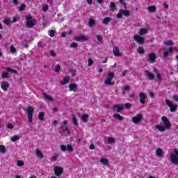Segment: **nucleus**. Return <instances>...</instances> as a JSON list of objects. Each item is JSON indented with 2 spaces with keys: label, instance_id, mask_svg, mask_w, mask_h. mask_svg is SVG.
Here are the masks:
<instances>
[{
  "label": "nucleus",
  "instance_id": "nucleus-1",
  "mask_svg": "<svg viewBox=\"0 0 178 178\" xmlns=\"http://www.w3.org/2000/svg\"><path fill=\"white\" fill-rule=\"evenodd\" d=\"M170 159L171 161V163H172V165H175V166H178V149H177V148L174 149V152L170 153Z\"/></svg>",
  "mask_w": 178,
  "mask_h": 178
},
{
  "label": "nucleus",
  "instance_id": "nucleus-2",
  "mask_svg": "<svg viewBox=\"0 0 178 178\" xmlns=\"http://www.w3.org/2000/svg\"><path fill=\"white\" fill-rule=\"evenodd\" d=\"M26 27H29V29H31V27H34V25L37 22L35 19H33V16H26Z\"/></svg>",
  "mask_w": 178,
  "mask_h": 178
},
{
  "label": "nucleus",
  "instance_id": "nucleus-3",
  "mask_svg": "<svg viewBox=\"0 0 178 178\" xmlns=\"http://www.w3.org/2000/svg\"><path fill=\"white\" fill-rule=\"evenodd\" d=\"M114 77L115 74L113 72H109L107 75V79L104 81V84H106V86H113V84H115V81L112 80Z\"/></svg>",
  "mask_w": 178,
  "mask_h": 178
},
{
  "label": "nucleus",
  "instance_id": "nucleus-4",
  "mask_svg": "<svg viewBox=\"0 0 178 178\" xmlns=\"http://www.w3.org/2000/svg\"><path fill=\"white\" fill-rule=\"evenodd\" d=\"M6 70H7V72H4L1 74L2 79H9V75H8L9 72L14 73V74L17 73V71H16L14 69H12L11 67H7V68H6Z\"/></svg>",
  "mask_w": 178,
  "mask_h": 178
},
{
  "label": "nucleus",
  "instance_id": "nucleus-5",
  "mask_svg": "<svg viewBox=\"0 0 178 178\" xmlns=\"http://www.w3.org/2000/svg\"><path fill=\"white\" fill-rule=\"evenodd\" d=\"M33 115H34V108L31 106L28 107L27 115L29 123H33Z\"/></svg>",
  "mask_w": 178,
  "mask_h": 178
},
{
  "label": "nucleus",
  "instance_id": "nucleus-6",
  "mask_svg": "<svg viewBox=\"0 0 178 178\" xmlns=\"http://www.w3.org/2000/svg\"><path fill=\"white\" fill-rule=\"evenodd\" d=\"M161 121L164 124V127L166 128L167 130H169V129L172 127V124H170V121H169V118H168V117L162 116Z\"/></svg>",
  "mask_w": 178,
  "mask_h": 178
},
{
  "label": "nucleus",
  "instance_id": "nucleus-7",
  "mask_svg": "<svg viewBox=\"0 0 178 178\" xmlns=\"http://www.w3.org/2000/svg\"><path fill=\"white\" fill-rule=\"evenodd\" d=\"M134 40H135L136 42L139 44V45H143V44H145V39H144V38H143L140 35H135L134 36Z\"/></svg>",
  "mask_w": 178,
  "mask_h": 178
},
{
  "label": "nucleus",
  "instance_id": "nucleus-8",
  "mask_svg": "<svg viewBox=\"0 0 178 178\" xmlns=\"http://www.w3.org/2000/svg\"><path fill=\"white\" fill-rule=\"evenodd\" d=\"M141 120H143V114H141V113L137 114L136 116H134L132 118V122L135 124H138V123H140V122H141Z\"/></svg>",
  "mask_w": 178,
  "mask_h": 178
},
{
  "label": "nucleus",
  "instance_id": "nucleus-9",
  "mask_svg": "<svg viewBox=\"0 0 178 178\" xmlns=\"http://www.w3.org/2000/svg\"><path fill=\"white\" fill-rule=\"evenodd\" d=\"M60 149L63 152H65V151H68L69 152H73L74 149H73V146H72V145H67V146L65 145H61Z\"/></svg>",
  "mask_w": 178,
  "mask_h": 178
},
{
  "label": "nucleus",
  "instance_id": "nucleus-10",
  "mask_svg": "<svg viewBox=\"0 0 178 178\" xmlns=\"http://www.w3.org/2000/svg\"><path fill=\"white\" fill-rule=\"evenodd\" d=\"M74 40L79 42H84V41H88V38L86 35H77L74 37Z\"/></svg>",
  "mask_w": 178,
  "mask_h": 178
},
{
  "label": "nucleus",
  "instance_id": "nucleus-11",
  "mask_svg": "<svg viewBox=\"0 0 178 178\" xmlns=\"http://www.w3.org/2000/svg\"><path fill=\"white\" fill-rule=\"evenodd\" d=\"M111 109L114 112H122L124 109V107L120 104H115L112 106Z\"/></svg>",
  "mask_w": 178,
  "mask_h": 178
},
{
  "label": "nucleus",
  "instance_id": "nucleus-12",
  "mask_svg": "<svg viewBox=\"0 0 178 178\" xmlns=\"http://www.w3.org/2000/svg\"><path fill=\"white\" fill-rule=\"evenodd\" d=\"M54 173L56 176H60L63 173V168L61 167L56 166L54 167Z\"/></svg>",
  "mask_w": 178,
  "mask_h": 178
},
{
  "label": "nucleus",
  "instance_id": "nucleus-13",
  "mask_svg": "<svg viewBox=\"0 0 178 178\" xmlns=\"http://www.w3.org/2000/svg\"><path fill=\"white\" fill-rule=\"evenodd\" d=\"M145 99H147V96L145 95V93L140 92L139 94V101L142 105H144L145 104Z\"/></svg>",
  "mask_w": 178,
  "mask_h": 178
},
{
  "label": "nucleus",
  "instance_id": "nucleus-14",
  "mask_svg": "<svg viewBox=\"0 0 178 178\" xmlns=\"http://www.w3.org/2000/svg\"><path fill=\"white\" fill-rule=\"evenodd\" d=\"M78 85L75 83H70L68 86L70 91H73L74 92H77Z\"/></svg>",
  "mask_w": 178,
  "mask_h": 178
},
{
  "label": "nucleus",
  "instance_id": "nucleus-15",
  "mask_svg": "<svg viewBox=\"0 0 178 178\" xmlns=\"http://www.w3.org/2000/svg\"><path fill=\"white\" fill-rule=\"evenodd\" d=\"M148 58H149V62H151L152 63H154L156 60V54H155L154 53L149 54Z\"/></svg>",
  "mask_w": 178,
  "mask_h": 178
},
{
  "label": "nucleus",
  "instance_id": "nucleus-16",
  "mask_svg": "<svg viewBox=\"0 0 178 178\" xmlns=\"http://www.w3.org/2000/svg\"><path fill=\"white\" fill-rule=\"evenodd\" d=\"M113 54L114 56H117V57L122 56V54H120V52L119 51V47H113Z\"/></svg>",
  "mask_w": 178,
  "mask_h": 178
},
{
  "label": "nucleus",
  "instance_id": "nucleus-17",
  "mask_svg": "<svg viewBox=\"0 0 178 178\" xmlns=\"http://www.w3.org/2000/svg\"><path fill=\"white\" fill-rule=\"evenodd\" d=\"M145 74L147 76L148 80H154L155 79V75L148 70L145 71Z\"/></svg>",
  "mask_w": 178,
  "mask_h": 178
},
{
  "label": "nucleus",
  "instance_id": "nucleus-18",
  "mask_svg": "<svg viewBox=\"0 0 178 178\" xmlns=\"http://www.w3.org/2000/svg\"><path fill=\"white\" fill-rule=\"evenodd\" d=\"M153 72H154V73H156V74H157L156 77H157L158 81H162V75L161 74L159 71L158 70H156V68H154Z\"/></svg>",
  "mask_w": 178,
  "mask_h": 178
},
{
  "label": "nucleus",
  "instance_id": "nucleus-19",
  "mask_svg": "<svg viewBox=\"0 0 178 178\" xmlns=\"http://www.w3.org/2000/svg\"><path fill=\"white\" fill-rule=\"evenodd\" d=\"M156 155L159 156V158H162V156H163V150L161 148H157L156 149Z\"/></svg>",
  "mask_w": 178,
  "mask_h": 178
},
{
  "label": "nucleus",
  "instance_id": "nucleus-20",
  "mask_svg": "<svg viewBox=\"0 0 178 178\" xmlns=\"http://www.w3.org/2000/svg\"><path fill=\"white\" fill-rule=\"evenodd\" d=\"M172 52H173V47H170L167 51H164L163 58H168Z\"/></svg>",
  "mask_w": 178,
  "mask_h": 178
},
{
  "label": "nucleus",
  "instance_id": "nucleus-21",
  "mask_svg": "<svg viewBox=\"0 0 178 178\" xmlns=\"http://www.w3.org/2000/svg\"><path fill=\"white\" fill-rule=\"evenodd\" d=\"M35 155L40 159H42L44 158V154H42V152H41V151L38 148H37L35 150Z\"/></svg>",
  "mask_w": 178,
  "mask_h": 178
},
{
  "label": "nucleus",
  "instance_id": "nucleus-22",
  "mask_svg": "<svg viewBox=\"0 0 178 178\" xmlns=\"http://www.w3.org/2000/svg\"><path fill=\"white\" fill-rule=\"evenodd\" d=\"M120 13L125 16L126 17H129L130 16V11L127 10H120Z\"/></svg>",
  "mask_w": 178,
  "mask_h": 178
},
{
  "label": "nucleus",
  "instance_id": "nucleus-23",
  "mask_svg": "<svg viewBox=\"0 0 178 178\" xmlns=\"http://www.w3.org/2000/svg\"><path fill=\"white\" fill-rule=\"evenodd\" d=\"M1 88L4 91H8V88H9V83L8 82H3L1 83Z\"/></svg>",
  "mask_w": 178,
  "mask_h": 178
},
{
  "label": "nucleus",
  "instance_id": "nucleus-24",
  "mask_svg": "<svg viewBox=\"0 0 178 178\" xmlns=\"http://www.w3.org/2000/svg\"><path fill=\"white\" fill-rule=\"evenodd\" d=\"M70 81V78L69 76H64L63 81L60 82V84L62 86H65V84H67Z\"/></svg>",
  "mask_w": 178,
  "mask_h": 178
},
{
  "label": "nucleus",
  "instance_id": "nucleus-25",
  "mask_svg": "<svg viewBox=\"0 0 178 178\" xmlns=\"http://www.w3.org/2000/svg\"><path fill=\"white\" fill-rule=\"evenodd\" d=\"M111 22H112V18L111 17H106L104 18L102 23L103 24H108Z\"/></svg>",
  "mask_w": 178,
  "mask_h": 178
},
{
  "label": "nucleus",
  "instance_id": "nucleus-26",
  "mask_svg": "<svg viewBox=\"0 0 178 178\" xmlns=\"http://www.w3.org/2000/svg\"><path fill=\"white\" fill-rule=\"evenodd\" d=\"M44 116H45L44 112H40L38 115L39 120H40V122H44V120H45Z\"/></svg>",
  "mask_w": 178,
  "mask_h": 178
},
{
  "label": "nucleus",
  "instance_id": "nucleus-27",
  "mask_svg": "<svg viewBox=\"0 0 178 178\" xmlns=\"http://www.w3.org/2000/svg\"><path fill=\"white\" fill-rule=\"evenodd\" d=\"M147 10L151 13H154V12H156V7H155V6H149L147 7Z\"/></svg>",
  "mask_w": 178,
  "mask_h": 178
},
{
  "label": "nucleus",
  "instance_id": "nucleus-28",
  "mask_svg": "<svg viewBox=\"0 0 178 178\" xmlns=\"http://www.w3.org/2000/svg\"><path fill=\"white\" fill-rule=\"evenodd\" d=\"M115 119H118V120H124V117L120 115V114L115 113L113 115Z\"/></svg>",
  "mask_w": 178,
  "mask_h": 178
},
{
  "label": "nucleus",
  "instance_id": "nucleus-29",
  "mask_svg": "<svg viewBox=\"0 0 178 178\" xmlns=\"http://www.w3.org/2000/svg\"><path fill=\"white\" fill-rule=\"evenodd\" d=\"M156 129H157V130H159V131H161L163 132L165 131V130H166V128L163 126H161L159 124H157L155 126Z\"/></svg>",
  "mask_w": 178,
  "mask_h": 178
},
{
  "label": "nucleus",
  "instance_id": "nucleus-30",
  "mask_svg": "<svg viewBox=\"0 0 178 178\" xmlns=\"http://www.w3.org/2000/svg\"><path fill=\"white\" fill-rule=\"evenodd\" d=\"M58 158H59V154L57 153H54L51 158L50 159V161H51V162H55Z\"/></svg>",
  "mask_w": 178,
  "mask_h": 178
},
{
  "label": "nucleus",
  "instance_id": "nucleus-31",
  "mask_svg": "<svg viewBox=\"0 0 178 178\" xmlns=\"http://www.w3.org/2000/svg\"><path fill=\"white\" fill-rule=\"evenodd\" d=\"M88 26L89 27H94L95 26V21L92 18L89 19Z\"/></svg>",
  "mask_w": 178,
  "mask_h": 178
},
{
  "label": "nucleus",
  "instance_id": "nucleus-32",
  "mask_svg": "<svg viewBox=\"0 0 178 178\" xmlns=\"http://www.w3.org/2000/svg\"><path fill=\"white\" fill-rule=\"evenodd\" d=\"M110 8H111L112 12H115V10H116V4H115V2H113V1L111 2Z\"/></svg>",
  "mask_w": 178,
  "mask_h": 178
},
{
  "label": "nucleus",
  "instance_id": "nucleus-33",
  "mask_svg": "<svg viewBox=\"0 0 178 178\" xmlns=\"http://www.w3.org/2000/svg\"><path fill=\"white\" fill-rule=\"evenodd\" d=\"M82 120L85 123H87V122H88V115L87 114L82 115Z\"/></svg>",
  "mask_w": 178,
  "mask_h": 178
},
{
  "label": "nucleus",
  "instance_id": "nucleus-34",
  "mask_svg": "<svg viewBox=\"0 0 178 178\" xmlns=\"http://www.w3.org/2000/svg\"><path fill=\"white\" fill-rule=\"evenodd\" d=\"M147 33H148V30H147V29H141L139 34L140 35H144V34H147Z\"/></svg>",
  "mask_w": 178,
  "mask_h": 178
},
{
  "label": "nucleus",
  "instance_id": "nucleus-35",
  "mask_svg": "<svg viewBox=\"0 0 178 178\" xmlns=\"http://www.w3.org/2000/svg\"><path fill=\"white\" fill-rule=\"evenodd\" d=\"M137 51L138 54H145V50H144V47H139L137 49Z\"/></svg>",
  "mask_w": 178,
  "mask_h": 178
},
{
  "label": "nucleus",
  "instance_id": "nucleus-36",
  "mask_svg": "<svg viewBox=\"0 0 178 178\" xmlns=\"http://www.w3.org/2000/svg\"><path fill=\"white\" fill-rule=\"evenodd\" d=\"M100 162L102 165H108V163H109V161L105 158L102 159Z\"/></svg>",
  "mask_w": 178,
  "mask_h": 178
},
{
  "label": "nucleus",
  "instance_id": "nucleus-37",
  "mask_svg": "<svg viewBox=\"0 0 178 178\" xmlns=\"http://www.w3.org/2000/svg\"><path fill=\"white\" fill-rule=\"evenodd\" d=\"M170 112H176V111H177V106L172 104V105L170 107Z\"/></svg>",
  "mask_w": 178,
  "mask_h": 178
},
{
  "label": "nucleus",
  "instance_id": "nucleus-38",
  "mask_svg": "<svg viewBox=\"0 0 178 178\" xmlns=\"http://www.w3.org/2000/svg\"><path fill=\"white\" fill-rule=\"evenodd\" d=\"M18 140H20V137L19 136H17V135L13 136L11 138V141L13 143H15V142L17 141Z\"/></svg>",
  "mask_w": 178,
  "mask_h": 178
},
{
  "label": "nucleus",
  "instance_id": "nucleus-39",
  "mask_svg": "<svg viewBox=\"0 0 178 178\" xmlns=\"http://www.w3.org/2000/svg\"><path fill=\"white\" fill-rule=\"evenodd\" d=\"M163 44L165 45H168L169 47H172V45H173V41H172V40H167L165 42H163Z\"/></svg>",
  "mask_w": 178,
  "mask_h": 178
},
{
  "label": "nucleus",
  "instance_id": "nucleus-40",
  "mask_svg": "<svg viewBox=\"0 0 178 178\" xmlns=\"http://www.w3.org/2000/svg\"><path fill=\"white\" fill-rule=\"evenodd\" d=\"M0 152H1V154H5V152H6V147L2 145H0Z\"/></svg>",
  "mask_w": 178,
  "mask_h": 178
},
{
  "label": "nucleus",
  "instance_id": "nucleus-41",
  "mask_svg": "<svg viewBox=\"0 0 178 178\" xmlns=\"http://www.w3.org/2000/svg\"><path fill=\"white\" fill-rule=\"evenodd\" d=\"M43 97L45 98V99H47L48 101H54V99L51 98V97L48 96L47 93H43Z\"/></svg>",
  "mask_w": 178,
  "mask_h": 178
},
{
  "label": "nucleus",
  "instance_id": "nucleus-42",
  "mask_svg": "<svg viewBox=\"0 0 178 178\" xmlns=\"http://www.w3.org/2000/svg\"><path fill=\"white\" fill-rule=\"evenodd\" d=\"M70 73H71L72 77H74L76 76V70L74 69H70L69 70Z\"/></svg>",
  "mask_w": 178,
  "mask_h": 178
},
{
  "label": "nucleus",
  "instance_id": "nucleus-43",
  "mask_svg": "<svg viewBox=\"0 0 178 178\" xmlns=\"http://www.w3.org/2000/svg\"><path fill=\"white\" fill-rule=\"evenodd\" d=\"M24 9H26V4H24V3L21 4V6L19 8V12H23V10H24Z\"/></svg>",
  "mask_w": 178,
  "mask_h": 178
},
{
  "label": "nucleus",
  "instance_id": "nucleus-44",
  "mask_svg": "<svg viewBox=\"0 0 178 178\" xmlns=\"http://www.w3.org/2000/svg\"><path fill=\"white\" fill-rule=\"evenodd\" d=\"M55 30H49V37H55Z\"/></svg>",
  "mask_w": 178,
  "mask_h": 178
},
{
  "label": "nucleus",
  "instance_id": "nucleus-45",
  "mask_svg": "<svg viewBox=\"0 0 178 178\" xmlns=\"http://www.w3.org/2000/svg\"><path fill=\"white\" fill-rule=\"evenodd\" d=\"M108 144H115V138H108Z\"/></svg>",
  "mask_w": 178,
  "mask_h": 178
},
{
  "label": "nucleus",
  "instance_id": "nucleus-46",
  "mask_svg": "<svg viewBox=\"0 0 178 178\" xmlns=\"http://www.w3.org/2000/svg\"><path fill=\"white\" fill-rule=\"evenodd\" d=\"M70 48H77L79 47V45L77 44V43L76 42H72L70 44Z\"/></svg>",
  "mask_w": 178,
  "mask_h": 178
},
{
  "label": "nucleus",
  "instance_id": "nucleus-47",
  "mask_svg": "<svg viewBox=\"0 0 178 178\" xmlns=\"http://www.w3.org/2000/svg\"><path fill=\"white\" fill-rule=\"evenodd\" d=\"M11 54H15L16 52V47L15 46L10 47Z\"/></svg>",
  "mask_w": 178,
  "mask_h": 178
},
{
  "label": "nucleus",
  "instance_id": "nucleus-48",
  "mask_svg": "<svg viewBox=\"0 0 178 178\" xmlns=\"http://www.w3.org/2000/svg\"><path fill=\"white\" fill-rule=\"evenodd\" d=\"M92 65H94V60H92L91 58H89L88 60V66H92Z\"/></svg>",
  "mask_w": 178,
  "mask_h": 178
},
{
  "label": "nucleus",
  "instance_id": "nucleus-49",
  "mask_svg": "<svg viewBox=\"0 0 178 178\" xmlns=\"http://www.w3.org/2000/svg\"><path fill=\"white\" fill-rule=\"evenodd\" d=\"M17 166H24V162H23L22 161L18 160L17 161Z\"/></svg>",
  "mask_w": 178,
  "mask_h": 178
},
{
  "label": "nucleus",
  "instance_id": "nucleus-50",
  "mask_svg": "<svg viewBox=\"0 0 178 178\" xmlns=\"http://www.w3.org/2000/svg\"><path fill=\"white\" fill-rule=\"evenodd\" d=\"M72 122L75 126H77V118L74 115L72 116Z\"/></svg>",
  "mask_w": 178,
  "mask_h": 178
},
{
  "label": "nucleus",
  "instance_id": "nucleus-51",
  "mask_svg": "<svg viewBox=\"0 0 178 178\" xmlns=\"http://www.w3.org/2000/svg\"><path fill=\"white\" fill-rule=\"evenodd\" d=\"M130 87L129 86H126L122 89V94H124L126 91H130Z\"/></svg>",
  "mask_w": 178,
  "mask_h": 178
},
{
  "label": "nucleus",
  "instance_id": "nucleus-52",
  "mask_svg": "<svg viewBox=\"0 0 178 178\" xmlns=\"http://www.w3.org/2000/svg\"><path fill=\"white\" fill-rule=\"evenodd\" d=\"M60 70V65H57L54 69V72H56V73H58V72H59Z\"/></svg>",
  "mask_w": 178,
  "mask_h": 178
},
{
  "label": "nucleus",
  "instance_id": "nucleus-53",
  "mask_svg": "<svg viewBox=\"0 0 178 178\" xmlns=\"http://www.w3.org/2000/svg\"><path fill=\"white\" fill-rule=\"evenodd\" d=\"M165 104H166V105H168V106H169V108H170L171 106L172 105V102H170V100H168V99L165 100Z\"/></svg>",
  "mask_w": 178,
  "mask_h": 178
},
{
  "label": "nucleus",
  "instance_id": "nucleus-54",
  "mask_svg": "<svg viewBox=\"0 0 178 178\" xmlns=\"http://www.w3.org/2000/svg\"><path fill=\"white\" fill-rule=\"evenodd\" d=\"M4 24H5L6 26H9V24H10V20H9V19H4Z\"/></svg>",
  "mask_w": 178,
  "mask_h": 178
},
{
  "label": "nucleus",
  "instance_id": "nucleus-55",
  "mask_svg": "<svg viewBox=\"0 0 178 178\" xmlns=\"http://www.w3.org/2000/svg\"><path fill=\"white\" fill-rule=\"evenodd\" d=\"M50 55L53 56V58H55V56H56V53H55V51L54 50H50Z\"/></svg>",
  "mask_w": 178,
  "mask_h": 178
},
{
  "label": "nucleus",
  "instance_id": "nucleus-56",
  "mask_svg": "<svg viewBox=\"0 0 178 178\" xmlns=\"http://www.w3.org/2000/svg\"><path fill=\"white\" fill-rule=\"evenodd\" d=\"M97 41H102V40H103L102 35H97Z\"/></svg>",
  "mask_w": 178,
  "mask_h": 178
},
{
  "label": "nucleus",
  "instance_id": "nucleus-57",
  "mask_svg": "<svg viewBox=\"0 0 178 178\" xmlns=\"http://www.w3.org/2000/svg\"><path fill=\"white\" fill-rule=\"evenodd\" d=\"M125 108H127V109H130V108H131V104L126 103L125 104Z\"/></svg>",
  "mask_w": 178,
  "mask_h": 178
},
{
  "label": "nucleus",
  "instance_id": "nucleus-58",
  "mask_svg": "<svg viewBox=\"0 0 178 178\" xmlns=\"http://www.w3.org/2000/svg\"><path fill=\"white\" fill-rule=\"evenodd\" d=\"M14 127H15V126H13V124H12V123H9L7 125V129H13Z\"/></svg>",
  "mask_w": 178,
  "mask_h": 178
},
{
  "label": "nucleus",
  "instance_id": "nucleus-59",
  "mask_svg": "<svg viewBox=\"0 0 178 178\" xmlns=\"http://www.w3.org/2000/svg\"><path fill=\"white\" fill-rule=\"evenodd\" d=\"M48 8H49L48 4H46V5L43 7V12H47V11L48 10Z\"/></svg>",
  "mask_w": 178,
  "mask_h": 178
},
{
  "label": "nucleus",
  "instance_id": "nucleus-60",
  "mask_svg": "<svg viewBox=\"0 0 178 178\" xmlns=\"http://www.w3.org/2000/svg\"><path fill=\"white\" fill-rule=\"evenodd\" d=\"M64 131H67L69 134H70V131L69 130V128H67V126L65 127Z\"/></svg>",
  "mask_w": 178,
  "mask_h": 178
},
{
  "label": "nucleus",
  "instance_id": "nucleus-61",
  "mask_svg": "<svg viewBox=\"0 0 178 178\" xmlns=\"http://www.w3.org/2000/svg\"><path fill=\"white\" fill-rule=\"evenodd\" d=\"M163 8H164L165 9H169V6H168V3H164L163 4Z\"/></svg>",
  "mask_w": 178,
  "mask_h": 178
},
{
  "label": "nucleus",
  "instance_id": "nucleus-62",
  "mask_svg": "<svg viewBox=\"0 0 178 178\" xmlns=\"http://www.w3.org/2000/svg\"><path fill=\"white\" fill-rule=\"evenodd\" d=\"M172 98H173V99H175V101L178 102V95H173Z\"/></svg>",
  "mask_w": 178,
  "mask_h": 178
},
{
  "label": "nucleus",
  "instance_id": "nucleus-63",
  "mask_svg": "<svg viewBox=\"0 0 178 178\" xmlns=\"http://www.w3.org/2000/svg\"><path fill=\"white\" fill-rule=\"evenodd\" d=\"M89 148L90 149H95V145H94V144H91Z\"/></svg>",
  "mask_w": 178,
  "mask_h": 178
},
{
  "label": "nucleus",
  "instance_id": "nucleus-64",
  "mask_svg": "<svg viewBox=\"0 0 178 178\" xmlns=\"http://www.w3.org/2000/svg\"><path fill=\"white\" fill-rule=\"evenodd\" d=\"M150 97L154 98L155 97V94H154L152 92L149 93Z\"/></svg>",
  "mask_w": 178,
  "mask_h": 178
}]
</instances>
